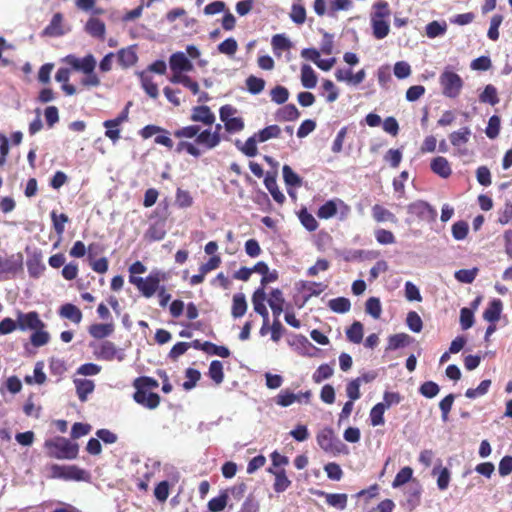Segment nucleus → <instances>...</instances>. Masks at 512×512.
<instances>
[{
	"instance_id": "obj_1",
	"label": "nucleus",
	"mask_w": 512,
	"mask_h": 512,
	"mask_svg": "<svg viewBox=\"0 0 512 512\" xmlns=\"http://www.w3.org/2000/svg\"><path fill=\"white\" fill-rule=\"evenodd\" d=\"M173 135L181 139L176 146V152L181 153L185 151L195 158L200 157L202 154L198 146H203L205 149L211 150L221 142V135H218L217 132H212L211 129L201 131V127L196 124L176 129Z\"/></svg>"
},
{
	"instance_id": "obj_2",
	"label": "nucleus",
	"mask_w": 512,
	"mask_h": 512,
	"mask_svg": "<svg viewBox=\"0 0 512 512\" xmlns=\"http://www.w3.org/2000/svg\"><path fill=\"white\" fill-rule=\"evenodd\" d=\"M45 446L49 455L57 459H75L78 454V445L64 437L47 440Z\"/></svg>"
},
{
	"instance_id": "obj_3",
	"label": "nucleus",
	"mask_w": 512,
	"mask_h": 512,
	"mask_svg": "<svg viewBox=\"0 0 512 512\" xmlns=\"http://www.w3.org/2000/svg\"><path fill=\"white\" fill-rule=\"evenodd\" d=\"M442 94L448 98H457L463 88L462 78L449 68H445L439 77Z\"/></svg>"
},
{
	"instance_id": "obj_4",
	"label": "nucleus",
	"mask_w": 512,
	"mask_h": 512,
	"mask_svg": "<svg viewBox=\"0 0 512 512\" xmlns=\"http://www.w3.org/2000/svg\"><path fill=\"white\" fill-rule=\"evenodd\" d=\"M408 214L412 221L432 223L436 221L437 210L425 201H415L408 205Z\"/></svg>"
},
{
	"instance_id": "obj_5",
	"label": "nucleus",
	"mask_w": 512,
	"mask_h": 512,
	"mask_svg": "<svg viewBox=\"0 0 512 512\" xmlns=\"http://www.w3.org/2000/svg\"><path fill=\"white\" fill-rule=\"evenodd\" d=\"M350 211L351 209L347 204H345L341 199L336 198L329 200L320 206L317 216L320 219H329L339 214L338 219L340 221H344L350 214Z\"/></svg>"
},
{
	"instance_id": "obj_6",
	"label": "nucleus",
	"mask_w": 512,
	"mask_h": 512,
	"mask_svg": "<svg viewBox=\"0 0 512 512\" xmlns=\"http://www.w3.org/2000/svg\"><path fill=\"white\" fill-rule=\"evenodd\" d=\"M23 270L22 254H13L8 257L0 255V281L14 278Z\"/></svg>"
},
{
	"instance_id": "obj_7",
	"label": "nucleus",
	"mask_w": 512,
	"mask_h": 512,
	"mask_svg": "<svg viewBox=\"0 0 512 512\" xmlns=\"http://www.w3.org/2000/svg\"><path fill=\"white\" fill-rule=\"evenodd\" d=\"M317 443L325 452L332 454L341 453L345 448L342 441L329 428H325L318 433Z\"/></svg>"
},
{
	"instance_id": "obj_8",
	"label": "nucleus",
	"mask_w": 512,
	"mask_h": 512,
	"mask_svg": "<svg viewBox=\"0 0 512 512\" xmlns=\"http://www.w3.org/2000/svg\"><path fill=\"white\" fill-rule=\"evenodd\" d=\"M94 355L97 359L104 361L118 360L119 362L125 359L123 349L118 348L113 342L105 340L101 342L95 349Z\"/></svg>"
},
{
	"instance_id": "obj_9",
	"label": "nucleus",
	"mask_w": 512,
	"mask_h": 512,
	"mask_svg": "<svg viewBox=\"0 0 512 512\" xmlns=\"http://www.w3.org/2000/svg\"><path fill=\"white\" fill-rule=\"evenodd\" d=\"M51 475L54 478H63L66 480H83L86 472L75 465H57L50 468Z\"/></svg>"
},
{
	"instance_id": "obj_10",
	"label": "nucleus",
	"mask_w": 512,
	"mask_h": 512,
	"mask_svg": "<svg viewBox=\"0 0 512 512\" xmlns=\"http://www.w3.org/2000/svg\"><path fill=\"white\" fill-rule=\"evenodd\" d=\"M63 61L70 65L74 70L81 71L84 74L93 72L96 67V60L92 54H88L82 59L75 55H67Z\"/></svg>"
},
{
	"instance_id": "obj_11",
	"label": "nucleus",
	"mask_w": 512,
	"mask_h": 512,
	"mask_svg": "<svg viewBox=\"0 0 512 512\" xmlns=\"http://www.w3.org/2000/svg\"><path fill=\"white\" fill-rule=\"evenodd\" d=\"M17 325L22 331L36 330L38 328H44V322L39 318L38 313L32 311L28 313L19 312L17 315Z\"/></svg>"
},
{
	"instance_id": "obj_12",
	"label": "nucleus",
	"mask_w": 512,
	"mask_h": 512,
	"mask_svg": "<svg viewBox=\"0 0 512 512\" xmlns=\"http://www.w3.org/2000/svg\"><path fill=\"white\" fill-rule=\"evenodd\" d=\"M164 279H165V277L161 272H159V271L151 272L149 274V276H147L144 279V284H142L139 291L146 298H150L159 290V288H160L159 284Z\"/></svg>"
},
{
	"instance_id": "obj_13",
	"label": "nucleus",
	"mask_w": 512,
	"mask_h": 512,
	"mask_svg": "<svg viewBox=\"0 0 512 512\" xmlns=\"http://www.w3.org/2000/svg\"><path fill=\"white\" fill-rule=\"evenodd\" d=\"M277 175L278 172L276 170L267 171L264 178V184L274 201L281 205L285 202L286 197L277 185Z\"/></svg>"
},
{
	"instance_id": "obj_14",
	"label": "nucleus",
	"mask_w": 512,
	"mask_h": 512,
	"mask_svg": "<svg viewBox=\"0 0 512 512\" xmlns=\"http://www.w3.org/2000/svg\"><path fill=\"white\" fill-rule=\"evenodd\" d=\"M136 392L133 395V399L136 403L148 408L155 409L160 403V396L153 392H147L141 387H135Z\"/></svg>"
},
{
	"instance_id": "obj_15",
	"label": "nucleus",
	"mask_w": 512,
	"mask_h": 512,
	"mask_svg": "<svg viewBox=\"0 0 512 512\" xmlns=\"http://www.w3.org/2000/svg\"><path fill=\"white\" fill-rule=\"evenodd\" d=\"M190 119L193 122H200L206 126H212L216 117L208 106L200 105L193 107Z\"/></svg>"
},
{
	"instance_id": "obj_16",
	"label": "nucleus",
	"mask_w": 512,
	"mask_h": 512,
	"mask_svg": "<svg viewBox=\"0 0 512 512\" xmlns=\"http://www.w3.org/2000/svg\"><path fill=\"white\" fill-rule=\"evenodd\" d=\"M169 65L172 72H190L193 70L192 62L183 52L173 53L169 58Z\"/></svg>"
},
{
	"instance_id": "obj_17",
	"label": "nucleus",
	"mask_w": 512,
	"mask_h": 512,
	"mask_svg": "<svg viewBox=\"0 0 512 512\" xmlns=\"http://www.w3.org/2000/svg\"><path fill=\"white\" fill-rule=\"evenodd\" d=\"M430 168L432 172L441 178H448L452 174V168L449 161L443 156H437L431 160Z\"/></svg>"
},
{
	"instance_id": "obj_18",
	"label": "nucleus",
	"mask_w": 512,
	"mask_h": 512,
	"mask_svg": "<svg viewBox=\"0 0 512 512\" xmlns=\"http://www.w3.org/2000/svg\"><path fill=\"white\" fill-rule=\"evenodd\" d=\"M391 9L387 1L378 0L372 6L370 21H389Z\"/></svg>"
},
{
	"instance_id": "obj_19",
	"label": "nucleus",
	"mask_w": 512,
	"mask_h": 512,
	"mask_svg": "<svg viewBox=\"0 0 512 512\" xmlns=\"http://www.w3.org/2000/svg\"><path fill=\"white\" fill-rule=\"evenodd\" d=\"M65 31L63 29V15L58 12L55 13L50 21V23L44 28L42 35L49 37H58L64 35Z\"/></svg>"
},
{
	"instance_id": "obj_20",
	"label": "nucleus",
	"mask_w": 512,
	"mask_h": 512,
	"mask_svg": "<svg viewBox=\"0 0 512 512\" xmlns=\"http://www.w3.org/2000/svg\"><path fill=\"white\" fill-rule=\"evenodd\" d=\"M471 129L468 126L462 127L457 131H453L449 134V140L451 144L458 149V151L463 154L460 148L466 145L471 137Z\"/></svg>"
},
{
	"instance_id": "obj_21",
	"label": "nucleus",
	"mask_w": 512,
	"mask_h": 512,
	"mask_svg": "<svg viewBox=\"0 0 512 512\" xmlns=\"http://www.w3.org/2000/svg\"><path fill=\"white\" fill-rule=\"evenodd\" d=\"M266 299V294L263 288L257 289L252 297L253 307L256 313L260 314L263 317L264 324H267L269 314L268 310L264 304Z\"/></svg>"
},
{
	"instance_id": "obj_22",
	"label": "nucleus",
	"mask_w": 512,
	"mask_h": 512,
	"mask_svg": "<svg viewBox=\"0 0 512 512\" xmlns=\"http://www.w3.org/2000/svg\"><path fill=\"white\" fill-rule=\"evenodd\" d=\"M85 31L92 37L104 40L106 34L105 23L99 18L91 17L85 25Z\"/></svg>"
},
{
	"instance_id": "obj_23",
	"label": "nucleus",
	"mask_w": 512,
	"mask_h": 512,
	"mask_svg": "<svg viewBox=\"0 0 512 512\" xmlns=\"http://www.w3.org/2000/svg\"><path fill=\"white\" fill-rule=\"evenodd\" d=\"M283 180L288 187V193L290 196H294L291 188H298L302 185V178L293 171L289 165H284L282 168Z\"/></svg>"
},
{
	"instance_id": "obj_24",
	"label": "nucleus",
	"mask_w": 512,
	"mask_h": 512,
	"mask_svg": "<svg viewBox=\"0 0 512 512\" xmlns=\"http://www.w3.org/2000/svg\"><path fill=\"white\" fill-rule=\"evenodd\" d=\"M317 495L325 497L326 503L332 507L343 510L347 506L348 496L344 493H326L317 491Z\"/></svg>"
},
{
	"instance_id": "obj_25",
	"label": "nucleus",
	"mask_w": 512,
	"mask_h": 512,
	"mask_svg": "<svg viewBox=\"0 0 512 512\" xmlns=\"http://www.w3.org/2000/svg\"><path fill=\"white\" fill-rule=\"evenodd\" d=\"M285 299L283 293L279 289L272 290L268 298V304L272 310L273 316L278 319L284 310Z\"/></svg>"
},
{
	"instance_id": "obj_26",
	"label": "nucleus",
	"mask_w": 512,
	"mask_h": 512,
	"mask_svg": "<svg viewBox=\"0 0 512 512\" xmlns=\"http://www.w3.org/2000/svg\"><path fill=\"white\" fill-rule=\"evenodd\" d=\"M502 309V301L500 299H494L484 311L483 318L490 323L497 322L500 318Z\"/></svg>"
},
{
	"instance_id": "obj_27",
	"label": "nucleus",
	"mask_w": 512,
	"mask_h": 512,
	"mask_svg": "<svg viewBox=\"0 0 512 512\" xmlns=\"http://www.w3.org/2000/svg\"><path fill=\"white\" fill-rule=\"evenodd\" d=\"M76 392L80 401L85 402L90 393L93 392L95 385L92 380L88 379H75Z\"/></svg>"
},
{
	"instance_id": "obj_28",
	"label": "nucleus",
	"mask_w": 512,
	"mask_h": 512,
	"mask_svg": "<svg viewBox=\"0 0 512 512\" xmlns=\"http://www.w3.org/2000/svg\"><path fill=\"white\" fill-rule=\"evenodd\" d=\"M301 83L304 88L312 89L317 85V75L308 64L301 66Z\"/></svg>"
},
{
	"instance_id": "obj_29",
	"label": "nucleus",
	"mask_w": 512,
	"mask_h": 512,
	"mask_svg": "<svg viewBox=\"0 0 512 512\" xmlns=\"http://www.w3.org/2000/svg\"><path fill=\"white\" fill-rule=\"evenodd\" d=\"M114 331L112 323H98L89 327V334L96 339H103L110 336Z\"/></svg>"
},
{
	"instance_id": "obj_30",
	"label": "nucleus",
	"mask_w": 512,
	"mask_h": 512,
	"mask_svg": "<svg viewBox=\"0 0 512 512\" xmlns=\"http://www.w3.org/2000/svg\"><path fill=\"white\" fill-rule=\"evenodd\" d=\"M300 117V112L294 104H287L281 107L276 114L279 121H294Z\"/></svg>"
},
{
	"instance_id": "obj_31",
	"label": "nucleus",
	"mask_w": 512,
	"mask_h": 512,
	"mask_svg": "<svg viewBox=\"0 0 512 512\" xmlns=\"http://www.w3.org/2000/svg\"><path fill=\"white\" fill-rule=\"evenodd\" d=\"M59 314L61 317L69 319L76 324H79L82 320V312L80 309L70 303L61 306Z\"/></svg>"
},
{
	"instance_id": "obj_32",
	"label": "nucleus",
	"mask_w": 512,
	"mask_h": 512,
	"mask_svg": "<svg viewBox=\"0 0 512 512\" xmlns=\"http://www.w3.org/2000/svg\"><path fill=\"white\" fill-rule=\"evenodd\" d=\"M247 311V302L245 299V295L242 293H237L233 296V303L231 314L234 318H240L245 315Z\"/></svg>"
},
{
	"instance_id": "obj_33",
	"label": "nucleus",
	"mask_w": 512,
	"mask_h": 512,
	"mask_svg": "<svg viewBox=\"0 0 512 512\" xmlns=\"http://www.w3.org/2000/svg\"><path fill=\"white\" fill-rule=\"evenodd\" d=\"M295 402L301 403V395H296L287 389L281 390L275 397V403L281 407H288Z\"/></svg>"
},
{
	"instance_id": "obj_34",
	"label": "nucleus",
	"mask_w": 512,
	"mask_h": 512,
	"mask_svg": "<svg viewBox=\"0 0 512 512\" xmlns=\"http://www.w3.org/2000/svg\"><path fill=\"white\" fill-rule=\"evenodd\" d=\"M271 45L274 54L280 56L281 52L291 49L292 43L284 34H276L272 37Z\"/></svg>"
},
{
	"instance_id": "obj_35",
	"label": "nucleus",
	"mask_w": 512,
	"mask_h": 512,
	"mask_svg": "<svg viewBox=\"0 0 512 512\" xmlns=\"http://www.w3.org/2000/svg\"><path fill=\"white\" fill-rule=\"evenodd\" d=\"M27 269L32 277H39L45 269V265L42 262V258L39 254H33L27 260Z\"/></svg>"
},
{
	"instance_id": "obj_36",
	"label": "nucleus",
	"mask_w": 512,
	"mask_h": 512,
	"mask_svg": "<svg viewBox=\"0 0 512 512\" xmlns=\"http://www.w3.org/2000/svg\"><path fill=\"white\" fill-rule=\"evenodd\" d=\"M117 57L119 64L125 68L133 66L138 59L135 51L132 48H123L119 50Z\"/></svg>"
},
{
	"instance_id": "obj_37",
	"label": "nucleus",
	"mask_w": 512,
	"mask_h": 512,
	"mask_svg": "<svg viewBox=\"0 0 512 512\" xmlns=\"http://www.w3.org/2000/svg\"><path fill=\"white\" fill-rule=\"evenodd\" d=\"M479 100L482 103H488L492 106L498 104L499 97L496 87L492 84L486 85L483 92L479 95Z\"/></svg>"
},
{
	"instance_id": "obj_38",
	"label": "nucleus",
	"mask_w": 512,
	"mask_h": 512,
	"mask_svg": "<svg viewBox=\"0 0 512 512\" xmlns=\"http://www.w3.org/2000/svg\"><path fill=\"white\" fill-rule=\"evenodd\" d=\"M281 134V129L278 125H270L265 127L264 129L258 131L255 133V136L257 137L259 142H266L269 139L272 138H278Z\"/></svg>"
},
{
	"instance_id": "obj_39",
	"label": "nucleus",
	"mask_w": 512,
	"mask_h": 512,
	"mask_svg": "<svg viewBox=\"0 0 512 512\" xmlns=\"http://www.w3.org/2000/svg\"><path fill=\"white\" fill-rule=\"evenodd\" d=\"M328 307L335 313H347L351 308V302L348 298L338 297L329 300Z\"/></svg>"
},
{
	"instance_id": "obj_40",
	"label": "nucleus",
	"mask_w": 512,
	"mask_h": 512,
	"mask_svg": "<svg viewBox=\"0 0 512 512\" xmlns=\"http://www.w3.org/2000/svg\"><path fill=\"white\" fill-rule=\"evenodd\" d=\"M372 34L377 40L384 39L390 32L389 21H370Z\"/></svg>"
},
{
	"instance_id": "obj_41",
	"label": "nucleus",
	"mask_w": 512,
	"mask_h": 512,
	"mask_svg": "<svg viewBox=\"0 0 512 512\" xmlns=\"http://www.w3.org/2000/svg\"><path fill=\"white\" fill-rule=\"evenodd\" d=\"M270 472L273 471L270 469ZM275 482H274V490L278 493L284 492L291 484V481L286 476V473L283 469L276 470L274 472Z\"/></svg>"
},
{
	"instance_id": "obj_42",
	"label": "nucleus",
	"mask_w": 512,
	"mask_h": 512,
	"mask_svg": "<svg viewBox=\"0 0 512 512\" xmlns=\"http://www.w3.org/2000/svg\"><path fill=\"white\" fill-rule=\"evenodd\" d=\"M348 340L352 343L359 344L363 339V325L356 321L346 331Z\"/></svg>"
},
{
	"instance_id": "obj_43",
	"label": "nucleus",
	"mask_w": 512,
	"mask_h": 512,
	"mask_svg": "<svg viewBox=\"0 0 512 512\" xmlns=\"http://www.w3.org/2000/svg\"><path fill=\"white\" fill-rule=\"evenodd\" d=\"M201 350L205 351L208 354L217 355L222 358H227L230 356V351L225 346H218L211 342H204L201 346Z\"/></svg>"
},
{
	"instance_id": "obj_44",
	"label": "nucleus",
	"mask_w": 512,
	"mask_h": 512,
	"mask_svg": "<svg viewBox=\"0 0 512 512\" xmlns=\"http://www.w3.org/2000/svg\"><path fill=\"white\" fill-rule=\"evenodd\" d=\"M410 336L405 333L395 334L389 337L387 350H396L408 345Z\"/></svg>"
},
{
	"instance_id": "obj_45",
	"label": "nucleus",
	"mask_w": 512,
	"mask_h": 512,
	"mask_svg": "<svg viewBox=\"0 0 512 512\" xmlns=\"http://www.w3.org/2000/svg\"><path fill=\"white\" fill-rule=\"evenodd\" d=\"M334 374V369L329 364L320 365L313 373L312 379L315 383L319 384L326 379H329Z\"/></svg>"
},
{
	"instance_id": "obj_46",
	"label": "nucleus",
	"mask_w": 512,
	"mask_h": 512,
	"mask_svg": "<svg viewBox=\"0 0 512 512\" xmlns=\"http://www.w3.org/2000/svg\"><path fill=\"white\" fill-rule=\"evenodd\" d=\"M365 311L374 319H379L382 313V306L379 298L370 297L365 304Z\"/></svg>"
},
{
	"instance_id": "obj_47",
	"label": "nucleus",
	"mask_w": 512,
	"mask_h": 512,
	"mask_svg": "<svg viewBox=\"0 0 512 512\" xmlns=\"http://www.w3.org/2000/svg\"><path fill=\"white\" fill-rule=\"evenodd\" d=\"M446 30L447 24L445 22L432 21L426 25V35L431 39L444 35Z\"/></svg>"
},
{
	"instance_id": "obj_48",
	"label": "nucleus",
	"mask_w": 512,
	"mask_h": 512,
	"mask_svg": "<svg viewBox=\"0 0 512 512\" xmlns=\"http://www.w3.org/2000/svg\"><path fill=\"white\" fill-rule=\"evenodd\" d=\"M386 406L384 403H377L370 411V420L373 426H380L384 424V412Z\"/></svg>"
},
{
	"instance_id": "obj_49",
	"label": "nucleus",
	"mask_w": 512,
	"mask_h": 512,
	"mask_svg": "<svg viewBox=\"0 0 512 512\" xmlns=\"http://www.w3.org/2000/svg\"><path fill=\"white\" fill-rule=\"evenodd\" d=\"M433 474H438L437 486L440 490H446L450 482V472L447 468H441L439 465L433 469Z\"/></svg>"
},
{
	"instance_id": "obj_50",
	"label": "nucleus",
	"mask_w": 512,
	"mask_h": 512,
	"mask_svg": "<svg viewBox=\"0 0 512 512\" xmlns=\"http://www.w3.org/2000/svg\"><path fill=\"white\" fill-rule=\"evenodd\" d=\"M209 376L217 384H221L224 379L223 365L218 360H213L209 366Z\"/></svg>"
},
{
	"instance_id": "obj_51",
	"label": "nucleus",
	"mask_w": 512,
	"mask_h": 512,
	"mask_svg": "<svg viewBox=\"0 0 512 512\" xmlns=\"http://www.w3.org/2000/svg\"><path fill=\"white\" fill-rule=\"evenodd\" d=\"M50 340V335L47 331L44 330V328H38L34 330L30 337V341L33 346L35 347H41L46 345Z\"/></svg>"
},
{
	"instance_id": "obj_52",
	"label": "nucleus",
	"mask_w": 512,
	"mask_h": 512,
	"mask_svg": "<svg viewBox=\"0 0 512 512\" xmlns=\"http://www.w3.org/2000/svg\"><path fill=\"white\" fill-rule=\"evenodd\" d=\"M246 86H247L248 91L251 94L256 95L263 91V89L265 87V81L262 78L256 77L254 75H250L246 79Z\"/></svg>"
},
{
	"instance_id": "obj_53",
	"label": "nucleus",
	"mask_w": 512,
	"mask_h": 512,
	"mask_svg": "<svg viewBox=\"0 0 512 512\" xmlns=\"http://www.w3.org/2000/svg\"><path fill=\"white\" fill-rule=\"evenodd\" d=\"M500 117L497 115H493L489 118L488 125L485 129L486 136L489 139H495L498 137L500 132Z\"/></svg>"
},
{
	"instance_id": "obj_54",
	"label": "nucleus",
	"mask_w": 512,
	"mask_h": 512,
	"mask_svg": "<svg viewBox=\"0 0 512 512\" xmlns=\"http://www.w3.org/2000/svg\"><path fill=\"white\" fill-rule=\"evenodd\" d=\"M478 274V268L461 269L455 272L454 277L461 283H472Z\"/></svg>"
},
{
	"instance_id": "obj_55",
	"label": "nucleus",
	"mask_w": 512,
	"mask_h": 512,
	"mask_svg": "<svg viewBox=\"0 0 512 512\" xmlns=\"http://www.w3.org/2000/svg\"><path fill=\"white\" fill-rule=\"evenodd\" d=\"M503 16L500 14H495L492 16L490 21V27L488 29L487 36L492 41H497L499 39V27L502 24Z\"/></svg>"
},
{
	"instance_id": "obj_56",
	"label": "nucleus",
	"mask_w": 512,
	"mask_h": 512,
	"mask_svg": "<svg viewBox=\"0 0 512 512\" xmlns=\"http://www.w3.org/2000/svg\"><path fill=\"white\" fill-rule=\"evenodd\" d=\"M271 100L276 104H284L289 98V91L286 87L277 85L270 92Z\"/></svg>"
},
{
	"instance_id": "obj_57",
	"label": "nucleus",
	"mask_w": 512,
	"mask_h": 512,
	"mask_svg": "<svg viewBox=\"0 0 512 512\" xmlns=\"http://www.w3.org/2000/svg\"><path fill=\"white\" fill-rule=\"evenodd\" d=\"M406 324L408 328L414 333H419L423 327L422 319L415 311H410L407 314Z\"/></svg>"
},
{
	"instance_id": "obj_58",
	"label": "nucleus",
	"mask_w": 512,
	"mask_h": 512,
	"mask_svg": "<svg viewBox=\"0 0 512 512\" xmlns=\"http://www.w3.org/2000/svg\"><path fill=\"white\" fill-rule=\"evenodd\" d=\"M439 391V385L433 381H426L419 388L420 394L429 399L437 396Z\"/></svg>"
},
{
	"instance_id": "obj_59",
	"label": "nucleus",
	"mask_w": 512,
	"mask_h": 512,
	"mask_svg": "<svg viewBox=\"0 0 512 512\" xmlns=\"http://www.w3.org/2000/svg\"><path fill=\"white\" fill-rule=\"evenodd\" d=\"M237 50L238 43L232 37L225 39L218 45V51L228 56H233L237 52Z\"/></svg>"
},
{
	"instance_id": "obj_60",
	"label": "nucleus",
	"mask_w": 512,
	"mask_h": 512,
	"mask_svg": "<svg viewBox=\"0 0 512 512\" xmlns=\"http://www.w3.org/2000/svg\"><path fill=\"white\" fill-rule=\"evenodd\" d=\"M490 386H491V381L490 380H483L479 384V386L477 388H475V389H472V388L468 389L466 391V393H465V396L467 398H470V399H474V398H477L479 396H483V395H485L488 392Z\"/></svg>"
},
{
	"instance_id": "obj_61",
	"label": "nucleus",
	"mask_w": 512,
	"mask_h": 512,
	"mask_svg": "<svg viewBox=\"0 0 512 512\" xmlns=\"http://www.w3.org/2000/svg\"><path fill=\"white\" fill-rule=\"evenodd\" d=\"M257 142L258 139L255 136V134L251 137H249L245 143L241 146L240 150L248 157H254L258 153L257 149Z\"/></svg>"
},
{
	"instance_id": "obj_62",
	"label": "nucleus",
	"mask_w": 512,
	"mask_h": 512,
	"mask_svg": "<svg viewBox=\"0 0 512 512\" xmlns=\"http://www.w3.org/2000/svg\"><path fill=\"white\" fill-rule=\"evenodd\" d=\"M372 214L374 219L378 222L392 221L393 218V214L379 204L373 206Z\"/></svg>"
},
{
	"instance_id": "obj_63",
	"label": "nucleus",
	"mask_w": 512,
	"mask_h": 512,
	"mask_svg": "<svg viewBox=\"0 0 512 512\" xmlns=\"http://www.w3.org/2000/svg\"><path fill=\"white\" fill-rule=\"evenodd\" d=\"M413 475V470L410 467L402 468L395 476L393 480V487H399L407 483Z\"/></svg>"
},
{
	"instance_id": "obj_64",
	"label": "nucleus",
	"mask_w": 512,
	"mask_h": 512,
	"mask_svg": "<svg viewBox=\"0 0 512 512\" xmlns=\"http://www.w3.org/2000/svg\"><path fill=\"white\" fill-rule=\"evenodd\" d=\"M498 213V224H508V222L512 219V203L509 201L505 202L504 205L499 209Z\"/></svg>"
}]
</instances>
